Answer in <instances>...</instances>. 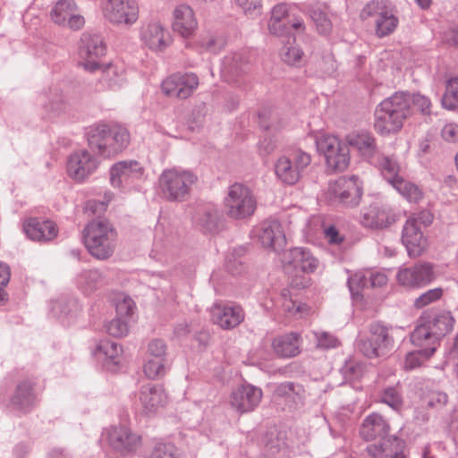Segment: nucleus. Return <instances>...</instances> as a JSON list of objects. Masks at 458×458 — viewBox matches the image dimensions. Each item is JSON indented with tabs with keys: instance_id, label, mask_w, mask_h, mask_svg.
I'll use <instances>...</instances> for the list:
<instances>
[{
	"instance_id": "1",
	"label": "nucleus",
	"mask_w": 458,
	"mask_h": 458,
	"mask_svg": "<svg viewBox=\"0 0 458 458\" xmlns=\"http://www.w3.org/2000/svg\"><path fill=\"white\" fill-rule=\"evenodd\" d=\"M410 114L409 100L403 93H395L383 100L375 111V130L381 135L398 132Z\"/></svg>"
},
{
	"instance_id": "2",
	"label": "nucleus",
	"mask_w": 458,
	"mask_h": 458,
	"mask_svg": "<svg viewBox=\"0 0 458 458\" xmlns=\"http://www.w3.org/2000/svg\"><path fill=\"white\" fill-rule=\"evenodd\" d=\"M89 147L100 156L110 157L123 151L130 143L127 128L119 124H98L89 131Z\"/></svg>"
},
{
	"instance_id": "3",
	"label": "nucleus",
	"mask_w": 458,
	"mask_h": 458,
	"mask_svg": "<svg viewBox=\"0 0 458 458\" xmlns=\"http://www.w3.org/2000/svg\"><path fill=\"white\" fill-rule=\"evenodd\" d=\"M115 241L116 233L106 221H92L84 230V244L96 259H108L114 250Z\"/></svg>"
},
{
	"instance_id": "4",
	"label": "nucleus",
	"mask_w": 458,
	"mask_h": 458,
	"mask_svg": "<svg viewBox=\"0 0 458 458\" xmlns=\"http://www.w3.org/2000/svg\"><path fill=\"white\" fill-rule=\"evenodd\" d=\"M392 327L380 322H374L369 327V335L360 339L358 348L369 359L385 358L394 348Z\"/></svg>"
},
{
	"instance_id": "5",
	"label": "nucleus",
	"mask_w": 458,
	"mask_h": 458,
	"mask_svg": "<svg viewBox=\"0 0 458 458\" xmlns=\"http://www.w3.org/2000/svg\"><path fill=\"white\" fill-rule=\"evenodd\" d=\"M197 181V175L191 171L172 168L162 173L159 187L167 199L182 201L190 194Z\"/></svg>"
},
{
	"instance_id": "6",
	"label": "nucleus",
	"mask_w": 458,
	"mask_h": 458,
	"mask_svg": "<svg viewBox=\"0 0 458 458\" xmlns=\"http://www.w3.org/2000/svg\"><path fill=\"white\" fill-rule=\"evenodd\" d=\"M362 194V183L357 175L340 176L329 182L325 198L329 202H337L346 208H355L360 204Z\"/></svg>"
},
{
	"instance_id": "7",
	"label": "nucleus",
	"mask_w": 458,
	"mask_h": 458,
	"mask_svg": "<svg viewBox=\"0 0 458 458\" xmlns=\"http://www.w3.org/2000/svg\"><path fill=\"white\" fill-rule=\"evenodd\" d=\"M100 11L104 19L114 26L131 27L140 19L137 0H102Z\"/></svg>"
},
{
	"instance_id": "8",
	"label": "nucleus",
	"mask_w": 458,
	"mask_h": 458,
	"mask_svg": "<svg viewBox=\"0 0 458 458\" xmlns=\"http://www.w3.org/2000/svg\"><path fill=\"white\" fill-rule=\"evenodd\" d=\"M257 208V201L252 191L241 183L233 184L225 199L226 214L234 219H243L252 216Z\"/></svg>"
},
{
	"instance_id": "9",
	"label": "nucleus",
	"mask_w": 458,
	"mask_h": 458,
	"mask_svg": "<svg viewBox=\"0 0 458 458\" xmlns=\"http://www.w3.org/2000/svg\"><path fill=\"white\" fill-rule=\"evenodd\" d=\"M50 20L59 27L80 30L85 25V18L74 0H58L49 13Z\"/></svg>"
},
{
	"instance_id": "10",
	"label": "nucleus",
	"mask_w": 458,
	"mask_h": 458,
	"mask_svg": "<svg viewBox=\"0 0 458 458\" xmlns=\"http://www.w3.org/2000/svg\"><path fill=\"white\" fill-rule=\"evenodd\" d=\"M199 81L192 72L174 73L163 81L162 92L167 97L185 99L191 97L198 89Z\"/></svg>"
},
{
	"instance_id": "11",
	"label": "nucleus",
	"mask_w": 458,
	"mask_h": 458,
	"mask_svg": "<svg viewBox=\"0 0 458 458\" xmlns=\"http://www.w3.org/2000/svg\"><path fill=\"white\" fill-rule=\"evenodd\" d=\"M140 38L146 47L155 52L165 50L173 41L168 29L158 21L142 24L140 30Z\"/></svg>"
},
{
	"instance_id": "12",
	"label": "nucleus",
	"mask_w": 458,
	"mask_h": 458,
	"mask_svg": "<svg viewBox=\"0 0 458 458\" xmlns=\"http://www.w3.org/2000/svg\"><path fill=\"white\" fill-rule=\"evenodd\" d=\"M140 411L145 415H153L162 411L167 405L169 397L162 385L146 384L138 394Z\"/></svg>"
},
{
	"instance_id": "13",
	"label": "nucleus",
	"mask_w": 458,
	"mask_h": 458,
	"mask_svg": "<svg viewBox=\"0 0 458 458\" xmlns=\"http://www.w3.org/2000/svg\"><path fill=\"white\" fill-rule=\"evenodd\" d=\"M144 167L137 161L127 160L114 164L110 169V183L122 189L144 179Z\"/></svg>"
},
{
	"instance_id": "14",
	"label": "nucleus",
	"mask_w": 458,
	"mask_h": 458,
	"mask_svg": "<svg viewBox=\"0 0 458 458\" xmlns=\"http://www.w3.org/2000/svg\"><path fill=\"white\" fill-rule=\"evenodd\" d=\"M434 278V266L428 262H420L400 269L396 276L398 283L407 288L423 287L430 284Z\"/></svg>"
},
{
	"instance_id": "15",
	"label": "nucleus",
	"mask_w": 458,
	"mask_h": 458,
	"mask_svg": "<svg viewBox=\"0 0 458 458\" xmlns=\"http://www.w3.org/2000/svg\"><path fill=\"white\" fill-rule=\"evenodd\" d=\"M98 159L87 150L73 152L68 158L66 172L72 180L83 182L98 167Z\"/></svg>"
},
{
	"instance_id": "16",
	"label": "nucleus",
	"mask_w": 458,
	"mask_h": 458,
	"mask_svg": "<svg viewBox=\"0 0 458 458\" xmlns=\"http://www.w3.org/2000/svg\"><path fill=\"white\" fill-rule=\"evenodd\" d=\"M421 223V217L412 215L407 219L403 229L402 242L411 258L420 257L427 247V241L420 226Z\"/></svg>"
},
{
	"instance_id": "17",
	"label": "nucleus",
	"mask_w": 458,
	"mask_h": 458,
	"mask_svg": "<svg viewBox=\"0 0 458 458\" xmlns=\"http://www.w3.org/2000/svg\"><path fill=\"white\" fill-rule=\"evenodd\" d=\"M198 27L195 12L190 5L180 4L174 9L172 28L179 36L190 38L195 35Z\"/></svg>"
},
{
	"instance_id": "18",
	"label": "nucleus",
	"mask_w": 458,
	"mask_h": 458,
	"mask_svg": "<svg viewBox=\"0 0 458 458\" xmlns=\"http://www.w3.org/2000/svg\"><path fill=\"white\" fill-rule=\"evenodd\" d=\"M211 320L223 329H231L244 319L243 310L238 305L215 303L210 309Z\"/></svg>"
},
{
	"instance_id": "19",
	"label": "nucleus",
	"mask_w": 458,
	"mask_h": 458,
	"mask_svg": "<svg viewBox=\"0 0 458 458\" xmlns=\"http://www.w3.org/2000/svg\"><path fill=\"white\" fill-rule=\"evenodd\" d=\"M262 399L261 389L250 385H244L233 392L230 403L240 413L253 411Z\"/></svg>"
},
{
	"instance_id": "20",
	"label": "nucleus",
	"mask_w": 458,
	"mask_h": 458,
	"mask_svg": "<svg viewBox=\"0 0 458 458\" xmlns=\"http://www.w3.org/2000/svg\"><path fill=\"white\" fill-rule=\"evenodd\" d=\"M83 46L80 55L84 61L82 66L89 71H95L100 67L99 58L106 54V46L98 36L85 35L82 38Z\"/></svg>"
},
{
	"instance_id": "21",
	"label": "nucleus",
	"mask_w": 458,
	"mask_h": 458,
	"mask_svg": "<svg viewBox=\"0 0 458 458\" xmlns=\"http://www.w3.org/2000/svg\"><path fill=\"white\" fill-rule=\"evenodd\" d=\"M404 444L395 436L383 437L367 447L368 453L375 458H405Z\"/></svg>"
},
{
	"instance_id": "22",
	"label": "nucleus",
	"mask_w": 458,
	"mask_h": 458,
	"mask_svg": "<svg viewBox=\"0 0 458 458\" xmlns=\"http://www.w3.org/2000/svg\"><path fill=\"white\" fill-rule=\"evenodd\" d=\"M108 441L122 454L136 451L141 445V437L125 427L114 428L108 433Z\"/></svg>"
},
{
	"instance_id": "23",
	"label": "nucleus",
	"mask_w": 458,
	"mask_h": 458,
	"mask_svg": "<svg viewBox=\"0 0 458 458\" xmlns=\"http://www.w3.org/2000/svg\"><path fill=\"white\" fill-rule=\"evenodd\" d=\"M411 340L413 344L423 350L424 359H428L433 355L439 343L430 327L421 321V318L418 319V324L411 335Z\"/></svg>"
},
{
	"instance_id": "24",
	"label": "nucleus",
	"mask_w": 458,
	"mask_h": 458,
	"mask_svg": "<svg viewBox=\"0 0 458 458\" xmlns=\"http://www.w3.org/2000/svg\"><path fill=\"white\" fill-rule=\"evenodd\" d=\"M389 425L378 413L369 415L362 422L360 428V437L366 441H376L387 437Z\"/></svg>"
},
{
	"instance_id": "25",
	"label": "nucleus",
	"mask_w": 458,
	"mask_h": 458,
	"mask_svg": "<svg viewBox=\"0 0 458 458\" xmlns=\"http://www.w3.org/2000/svg\"><path fill=\"white\" fill-rule=\"evenodd\" d=\"M24 231L33 241H51L57 235L58 229L50 220L30 218L23 225Z\"/></svg>"
},
{
	"instance_id": "26",
	"label": "nucleus",
	"mask_w": 458,
	"mask_h": 458,
	"mask_svg": "<svg viewBox=\"0 0 458 458\" xmlns=\"http://www.w3.org/2000/svg\"><path fill=\"white\" fill-rule=\"evenodd\" d=\"M345 141L369 162H372L377 152L376 140L369 132H351L346 135Z\"/></svg>"
},
{
	"instance_id": "27",
	"label": "nucleus",
	"mask_w": 458,
	"mask_h": 458,
	"mask_svg": "<svg viewBox=\"0 0 458 458\" xmlns=\"http://www.w3.org/2000/svg\"><path fill=\"white\" fill-rule=\"evenodd\" d=\"M272 347L276 355L291 358L301 352V336L296 333H288L274 338Z\"/></svg>"
},
{
	"instance_id": "28",
	"label": "nucleus",
	"mask_w": 458,
	"mask_h": 458,
	"mask_svg": "<svg viewBox=\"0 0 458 458\" xmlns=\"http://www.w3.org/2000/svg\"><path fill=\"white\" fill-rule=\"evenodd\" d=\"M314 262L315 259L311 252L303 248H294L284 254V263L286 269L292 266L302 272L312 273L315 267Z\"/></svg>"
},
{
	"instance_id": "29",
	"label": "nucleus",
	"mask_w": 458,
	"mask_h": 458,
	"mask_svg": "<svg viewBox=\"0 0 458 458\" xmlns=\"http://www.w3.org/2000/svg\"><path fill=\"white\" fill-rule=\"evenodd\" d=\"M261 244L276 250L285 243V236L280 223L274 221L264 224L258 235Z\"/></svg>"
},
{
	"instance_id": "30",
	"label": "nucleus",
	"mask_w": 458,
	"mask_h": 458,
	"mask_svg": "<svg viewBox=\"0 0 458 458\" xmlns=\"http://www.w3.org/2000/svg\"><path fill=\"white\" fill-rule=\"evenodd\" d=\"M420 318L421 321L430 327L431 331L439 341L452 331L454 323L450 312L440 313L433 317L424 314Z\"/></svg>"
},
{
	"instance_id": "31",
	"label": "nucleus",
	"mask_w": 458,
	"mask_h": 458,
	"mask_svg": "<svg viewBox=\"0 0 458 458\" xmlns=\"http://www.w3.org/2000/svg\"><path fill=\"white\" fill-rule=\"evenodd\" d=\"M275 173L276 177L285 184H294L301 177L299 168L293 165L292 160L283 156L277 159L275 164Z\"/></svg>"
},
{
	"instance_id": "32",
	"label": "nucleus",
	"mask_w": 458,
	"mask_h": 458,
	"mask_svg": "<svg viewBox=\"0 0 458 458\" xmlns=\"http://www.w3.org/2000/svg\"><path fill=\"white\" fill-rule=\"evenodd\" d=\"M394 222V216H391L386 210L376 206H371L362 216V224L370 228L383 229Z\"/></svg>"
},
{
	"instance_id": "33",
	"label": "nucleus",
	"mask_w": 458,
	"mask_h": 458,
	"mask_svg": "<svg viewBox=\"0 0 458 458\" xmlns=\"http://www.w3.org/2000/svg\"><path fill=\"white\" fill-rule=\"evenodd\" d=\"M268 30L271 34L276 37H293L291 30L303 32L305 25L301 19L294 18L292 21H268Z\"/></svg>"
},
{
	"instance_id": "34",
	"label": "nucleus",
	"mask_w": 458,
	"mask_h": 458,
	"mask_svg": "<svg viewBox=\"0 0 458 458\" xmlns=\"http://www.w3.org/2000/svg\"><path fill=\"white\" fill-rule=\"evenodd\" d=\"M376 165L384 178L391 184L401 174V168L395 158L390 156L380 155L377 157Z\"/></svg>"
},
{
	"instance_id": "35",
	"label": "nucleus",
	"mask_w": 458,
	"mask_h": 458,
	"mask_svg": "<svg viewBox=\"0 0 458 458\" xmlns=\"http://www.w3.org/2000/svg\"><path fill=\"white\" fill-rule=\"evenodd\" d=\"M327 170L332 173H341L347 169L350 164L349 149L346 146L335 151L325 158Z\"/></svg>"
},
{
	"instance_id": "36",
	"label": "nucleus",
	"mask_w": 458,
	"mask_h": 458,
	"mask_svg": "<svg viewBox=\"0 0 458 458\" xmlns=\"http://www.w3.org/2000/svg\"><path fill=\"white\" fill-rule=\"evenodd\" d=\"M32 387L30 383H21L17 386L12 403L18 409L26 410L34 403Z\"/></svg>"
},
{
	"instance_id": "37",
	"label": "nucleus",
	"mask_w": 458,
	"mask_h": 458,
	"mask_svg": "<svg viewBox=\"0 0 458 458\" xmlns=\"http://www.w3.org/2000/svg\"><path fill=\"white\" fill-rule=\"evenodd\" d=\"M376 34L382 38L389 35L397 26L398 20L386 10L376 19Z\"/></svg>"
},
{
	"instance_id": "38",
	"label": "nucleus",
	"mask_w": 458,
	"mask_h": 458,
	"mask_svg": "<svg viewBox=\"0 0 458 458\" xmlns=\"http://www.w3.org/2000/svg\"><path fill=\"white\" fill-rule=\"evenodd\" d=\"M98 351L102 353L107 363L120 364L122 348L115 343L104 340L98 344Z\"/></svg>"
},
{
	"instance_id": "39",
	"label": "nucleus",
	"mask_w": 458,
	"mask_h": 458,
	"mask_svg": "<svg viewBox=\"0 0 458 458\" xmlns=\"http://www.w3.org/2000/svg\"><path fill=\"white\" fill-rule=\"evenodd\" d=\"M391 184L410 201L416 202L421 198V192L419 188L412 182L406 181L403 175L394 180Z\"/></svg>"
},
{
	"instance_id": "40",
	"label": "nucleus",
	"mask_w": 458,
	"mask_h": 458,
	"mask_svg": "<svg viewBox=\"0 0 458 458\" xmlns=\"http://www.w3.org/2000/svg\"><path fill=\"white\" fill-rule=\"evenodd\" d=\"M442 105L445 108L454 110L458 108V78L447 81L445 92L442 98Z\"/></svg>"
},
{
	"instance_id": "41",
	"label": "nucleus",
	"mask_w": 458,
	"mask_h": 458,
	"mask_svg": "<svg viewBox=\"0 0 458 458\" xmlns=\"http://www.w3.org/2000/svg\"><path fill=\"white\" fill-rule=\"evenodd\" d=\"M165 362L166 360L146 357L143 365V372L145 376L150 379H157L165 376Z\"/></svg>"
},
{
	"instance_id": "42",
	"label": "nucleus",
	"mask_w": 458,
	"mask_h": 458,
	"mask_svg": "<svg viewBox=\"0 0 458 458\" xmlns=\"http://www.w3.org/2000/svg\"><path fill=\"white\" fill-rule=\"evenodd\" d=\"M283 310L288 318H301L310 313V308L301 302H297L291 298L284 297Z\"/></svg>"
},
{
	"instance_id": "43",
	"label": "nucleus",
	"mask_w": 458,
	"mask_h": 458,
	"mask_svg": "<svg viewBox=\"0 0 458 458\" xmlns=\"http://www.w3.org/2000/svg\"><path fill=\"white\" fill-rule=\"evenodd\" d=\"M114 304L117 317L127 318H130L135 310V303L132 299L124 293H118L114 298Z\"/></svg>"
},
{
	"instance_id": "44",
	"label": "nucleus",
	"mask_w": 458,
	"mask_h": 458,
	"mask_svg": "<svg viewBox=\"0 0 458 458\" xmlns=\"http://www.w3.org/2000/svg\"><path fill=\"white\" fill-rule=\"evenodd\" d=\"M342 147L340 141L335 137L323 136L319 140L317 139V150L323 154L325 158L335 151H340Z\"/></svg>"
},
{
	"instance_id": "45",
	"label": "nucleus",
	"mask_w": 458,
	"mask_h": 458,
	"mask_svg": "<svg viewBox=\"0 0 458 458\" xmlns=\"http://www.w3.org/2000/svg\"><path fill=\"white\" fill-rule=\"evenodd\" d=\"M302 51L296 46L284 47L280 53L282 61L289 65L299 64L302 60Z\"/></svg>"
},
{
	"instance_id": "46",
	"label": "nucleus",
	"mask_w": 458,
	"mask_h": 458,
	"mask_svg": "<svg viewBox=\"0 0 458 458\" xmlns=\"http://www.w3.org/2000/svg\"><path fill=\"white\" fill-rule=\"evenodd\" d=\"M149 458H181L178 450L171 444H157Z\"/></svg>"
},
{
	"instance_id": "47",
	"label": "nucleus",
	"mask_w": 458,
	"mask_h": 458,
	"mask_svg": "<svg viewBox=\"0 0 458 458\" xmlns=\"http://www.w3.org/2000/svg\"><path fill=\"white\" fill-rule=\"evenodd\" d=\"M342 373L346 380L354 381L363 375V366L355 360H348L342 368Z\"/></svg>"
},
{
	"instance_id": "48",
	"label": "nucleus",
	"mask_w": 458,
	"mask_h": 458,
	"mask_svg": "<svg viewBox=\"0 0 458 458\" xmlns=\"http://www.w3.org/2000/svg\"><path fill=\"white\" fill-rule=\"evenodd\" d=\"M442 295L443 290L441 288L428 290L415 300L414 306L417 309H422L427 305L439 300Z\"/></svg>"
},
{
	"instance_id": "49",
	"label": "nucleus",
	"mask_w": 458,
	"mask_h": 458,
	"mask_svg": "<svg viewBox=\"0 0 458 458\" xmlns=\"http://www.w3.org/2000/svg\"><path fill=\"white\" fill-rule=\"evenodd\" d=\"M106 331L114 337L125 336L129 332L128 323L125 318L117 317L107 325Z\"/></svg>"
},
{
	"instance_id": "50",
	"label": "nucleus",
	"mask_w": 458,
	"mask_h": 458,
	"mask_svg": "<svg viewBox=\"0 0 458 458\" xmlns=\"http://www.w3.org/2000/svg\"><path fill=\"white\" fill-rule=\"evenodd\" d=\"M381 401L394 410H399L403 404L402 396L394 387L386 388L381 395Z\"/></svg>"
},
{
	"instance_id": "51",
	"label": "nucleus",
	"mask_w": 458,
	"mask_h": 458,
	"mask_svg": "<svg viewBox=\"0 0 458 458\" xmlns=\"http://www.w3.org/2000/svg\"><path fill=\"white\" fill-rule=\"evenodd\" d=\"M234 3L248 16L259 14L263 6L262 0H234Z\"/></svg>"
},
{
	"instance_id": "52",
	"label": "nucleus",
	"mask_w": 458,
	"mask_h": 458,
	"mask_svg": "<svg viewBox=\"0 0 458 458\" xmlns=\"http://www.w3.org/2000/svg\"><path fill=\"white\" fill-rule=\"evenodd\" d=\"M146 357L166 360V345L164 341L160 339L152 340L148 345Z\"/></svg>"
},
{
	"instance_id": "53",
	"label": "nucleus",
	"mask_w": 458,
	"mask_h": 458,
	"mask_svg": "<svg viewBox=\"0 0 458 458\" xmlns=\"http://www.w3.org/2000/svg\"><path fill=\"white\" fill-rule=\"evenodd\" d=\"M11 270L7 264L0 261V305L7 301L5 288L10 281Z\"/></svg>"
},
{
	"instance_id": "54",
	"label": "nucleus",
	"mask_w": 458,
	"mask_h": 458,
	"mask_svg": "<svg viewBox=\"0 0 458 458\" xmlns=\"http://www.w3.org/2000/svg\"><path fill=\"white\" fill-rule=\"evenodd\" d=\"M104 77L113 84H119L124 79V71L115 65L109 64L103 70Z\"/></svg>"
},
{
	"instance_id": "55",
	"label": "nucleus",
	"mask_w": 458,
	"mask_h": 458,
	"mask_svg": "<svg viewBox=\"0 0 458 458\" xmlns=\"http://www.w3.org/2000/svg\"><path fill=\"white\" fill-rule=\"evenodd\" d=\"M339 344L340 341L338 338L328 332H321L317 336V347L330 349L337 347Z\"/></svg>"
},
{
	"instance_id": "56",
	"label": "nucleus",
	"mask_w": 458,
	"mask_h": 458,
	"mask_svg": "<svg viewBox=\"0 0 458 458\" xmlns=\"http://www.w3.org/2000/svg\"><path fill=\"white\" fill-rule=\"evenodd\" d=\"M321 226L323 227L324 236L329 244H341L344 242V237L340 235L335 225L326 226L325 223H322Z\"/></svg>"
},
{
	"instance_id": "57",
	"label": "nucleus",
	"mask_w": 458,
	"mask_h": 458,
	"mask_svg": "<svg viewBox=\"0 0 458 458\" xmlns=\"http://www.w3.org/2000/svg\"><path fill=\"white\" fill-rule=\"evenodd\" d=\"M369 279L362 274H355L348 280V284L351 293L353 295H358L360 289L367 286Z\"/></svg>"
},
{
	"instance_id": "58",
	"label": "nucleus",
	"mask_w": 458,
	"mask_h": 458,
	"mask_svg": "<svg viewBox=\"0 0 458 458\" xmlns=\"http://www.w3.org/2000/svg\"><path fill=\"white\" fill-rule=\"evenodd\" d=\"M386 8L381 6L378 2L372 1L369 3L361 11L360 18L366 20L369 17H376L380 15V13H385Z\"/></svg>"
},
{
	"instance_id": "59",
	"label": "nucleus",
	"mask_w": 458,
	"mask_h": 458,
	"mask_svg": "<svg viewBox=\"0 0 458 458\" xmlns=\"http://www.w3.org/2000/svg\"><path fill=\"white\" fill-rule=\"evenodd\" d=\"M421 358L424 359V352L422 349L416 352H409L405 357L404 368L406 369H412L417 367H420L422 362Z\"/></svg>"
},
{
	"instance_id": "60",
	"label": "nucleus",
	"mask_w": 458,
	"mask_h": 458,
	"mask_svg": "<svg viewBox=\"0 0 458 458\" xmlns=\"http://www.w3.org/2000/svg\"><path fill=\"white\" fill-rule=\"evenodd\" d=\"M290 14V8L287 4H276L271 12V17L269 21H286Z\"/></svg>"
},
{
	"instance_id": "61",
	"label": "nucleus",
	"mask_w": 458,
	"mask_h": 458,
	"mask_svg": "<svg viewBox=\"0 0 458 458\" xmlns=\"http://www.w3.org/2000/svg\"><path fill=\"white\" fill-rule=\"evenodd\" d=\"M412 103L415 108L424 114H430L431 103L428 98L420 94H414L412 96Z\"/></svg>"
},
{
	"instance_id": "62",
	"label": "nucleus",
	"mask_w": 458,
	"mask_h": 458,
	"mask_svg": "<svg viewBox=\"0 0 458 458\" xmlns=\"http://www.w3.org/2000/svg\"><path fill=\"white\" fill-rule=\"evenodd\" d=\"M332 30V22L326 13L320 12L317 15V31L327 35Z\"/></svg>"
},
{
	"instance_id": "63",
	"label": "nucleus",
	"mask_w": 458,
	"mask_h": 458,
	"mask_svg": "<svg viewBox=\"0 0 458 458\" xmlns=\"http://www.w3.org/2000/svg\"><path fill=\"white\" fill-rule=\"evenodd\" d=\"M293 160L295 166L299 168V172L301 173L303 169L311 163L312 157L310 154L302 150H297L293 154Z\"/></svg>"
},
{
	"instance_id": "64",
	"label": "nucleus",
	"mask_w": 458,
	"mask_h": 458,
	"mask_svg": "<svg viewBox=\"0 0 458 458\" xmlns=\"http://www.w3.org/2000/svg\"><path fill=\"white\" fill-rule=\"evenodd\" d=\"M442 137L450 142L458 140V126L454 123L445 125L442 129Z\"/></svg>"
}]
</instances>
